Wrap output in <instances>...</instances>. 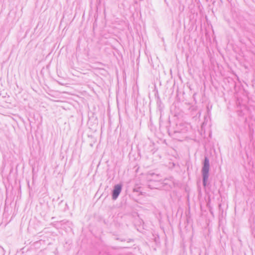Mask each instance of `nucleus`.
Wrapping results in <instances>:
<instances>
[{"label": "nucleus", "mask_w": 255, "mask_h": 255, "mask_svg": "<svg viewBox=\"0 0 255 255\" xmlns=\"http://www.w3.org/2000/svg\"><path fill=\"white\" fill-rule=\"evenodd\" d=\"M209 169V163L208 159L206 158L204 161V167L203 168V174L204 177V182L205 183V180L208 178V173Z\"/></svg>", "instance_id": "nucleus-1"}, {"label": "nucleus", "mask_w": 255, "mask_h": 255, "mask_svg": "<svg viewBox=\"0 0 255 255\" xmlns=\"http://www.w3.org/2000/svg\"><path fill=\"white\" fill-rule=\"evenodd\" d=\"M122 186L120 185H116L115 186L113 193V198L115 200L117 198L121 192Z\"/></svg>", "instance_id": "nucleus-2"}]
</instances>
